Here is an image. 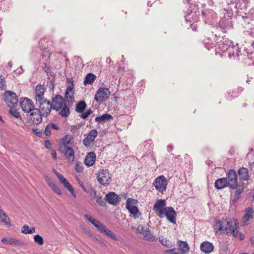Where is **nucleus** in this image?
<instances>
[{"label": "nucleus", "instance_id": "a18cd8bd", "mask_svg": "<svg viewBox=\"0 0 254 254\" xmlns=\"http://www.w3.org/2000/svg\"><path fill=\"white\" fill-rule=\"evenodd\" d=\"M243 189H238L236 190V197L238 198L240 194L243 192Z\"/></svg>", "mask_w": 254, "mask_h": 254}, {"label": "nucleus", "instance_id": "9d476101", "mask_svg": "<svg viewBox=\"0 0 254 254\" xmlns=\"http://www.w3.org/2000/svg\"><path fill=\"white\" fill-rule=\"evenodd\" d=\"M138 201L137 199L128 198L126 202V208L129 212L134 217H138L141 215L139 209L137 207Z\"/></svg>", "mask_w": 254, "mask_h": 254}, {"label": "nucleus", "instance_id": "4be33fe9", "mask_svg": "<svg viewBox=\"0 0 254 254\" xmlns=\"http://www.w3.org/2000/svg\"><path fill=\"white\" fill-rule=\"evenodd\" d=\"M74 85L72 82L66 87L65 92V99L68 102L73 103L74 100Z\"/></svg>", "mask_w": 254, "mask_h": 254}, {"label": "nucleus", "instance_id": "6e6d98bb", "mask_svg": "<svg viewBox=\"0 0 254 254\" xmlns=\"http://www.w3.org/2000/svg\"><path fill=\"white\" fill-rule=\"evenodd\" d=\"M253 198H254V195H253Z\"/></svg>", "mask_w": 254, "mask_h": 254}, {"label": "nucleus", "instance_id": "b1692460", "mask_svg": "<svg viewBox=\"0 0 254 254\" xmlns=\"http://www.w3.org/2000/svg\"><path fill=\"white\" fill-rule=\"evenodd\" d=\"M224 226V218H222L214 221L213 228L216 233H219L221 232L225 233L226 227Z\"/></svg>", "mask_w": 254, "mask_h": 254}, {"label": "nucleus", "instance_id": "f3484780", "mask_svg": "<svg viewBox=\"0 0 254 254\" xmlns=\"http://www.w3.org/2000/svg\"><path fill=\"white\" fill-rule=\"evenodd\" d=\"M44 178L48 186L54 193L60 196L62 195L61 189L50 177L45 176Z\"/></svg>", "mask_w": 254, "mask_h": 254}, {"label": "nucleus", "instance_id": "5fc2aeb1", "mask_svg": "<svg viewBox=\"0 0 254 254\" xmlns=\"http://www.w3.org/2000/svg\"><path fill=\"white\" fill-rule=\"evenodd\" d=\"M242 254H248L244 253H242Z\"/></svg>", "mask_w": 254, "mask_h": 254}, {"label": "nucleus", "instance_id": "aec40b11", "mask_svg": "<svg viewBox=\"0 0 254 254\" xmlns=\"http://www.w3.org/2000/svg\"><path fill=\"white\" fill-rule=\"evenodd\" d=\"M39 107L38 109L43 116H48L52 108L51 103L49 101H45L44 102H41V103H38L36 104Z\"/></svg>", "mask_w": 254, "mask_h": 254}, {"label": "nucleus", "instance_id": "c9c22d12", "mask_svg": "<svg viewBox=\"0 0 254 254\" xmlns=\"http://www.w3.org/2000/svg\"><path fill=\"white\" fill-rule=\"evenodd\" d=\"M86 105L84 101L78 103L76 106V111L79 113H82L85 109Z\"/></svg>", "mask_w": 254, "mask_h": 254}, {"label": "nucleus", "instance_id": "4468645a", "mask_svg": "<svg viewBox=\"0 0 254 254\" xmlns=\"http://www.w3.org/2000/svg\"><path fill=\"white\" fill-rule=\"evenodd\" d=\"M227 184L230 188L236 189L237 187V178L235 171L231 169L227 174Z\"/></svg>", "mask_w": 254, "mask_h": 254}, {"label": "nucleus", "instance_id": "2eb2a0df", "mask_svg": "<svg viewBox=\"0 0 254 254\" xmlns=\"http://www.w3.org/2000/svg\"><path fill=\"white\" fill-rule=\"evenodd\" d=\"M4 244L14 245L21 247H27V244L23 241L14 237H4L1 240Z\"/></svg>", "mask_w": 254, "mask_h": 254}, {"label": "nucleus", "instance_id": "f03ea898", "mask_svg": "<svg viewBox=\"0 0 254 254\" xmlns=\"http://www.w3.org/2000/svg\"><path fill=\"white\" fill-rule=\"evenodd\" d=\"M225 233L232 234L235 238L239 240L244 239V235L238 230V220L235 218H224Z\"/></svg>", "mask_w": 254, "mask_h": 254}, {"label": "nucleus", "instance_id": "1a4fd4ad", "mask_svg": "<svg viewBox=\"0 0 254 254\" xmlns=\"http://www.w3.org/2000/svg\"><path fill=\"white\" fill-rule=\"evenodd\" d=\"M111 94L109 88L107 87H100L97 91L95 95V100L98 103L101 104L107 100Z\"/></svg>", "mask_w": 254, "mask_h": 254}, {"label": "nucleus", "instance_id": "ddd939ff", "mask_svg": "<svg viewBox=\"0 0 254 254\" xmlns=\"http://www.w3.org/2000/svg\"><path fill=\"white\" fill-rule=\"evenodd\" d=\"M45 92V89L43 85L41 84H38L36 85L35 90L34 97V100L36 102V104L47 101L44 98Z\"/></svg>", "mask_w": 254, "mask_h": 254}, {"label": "nucleus", "instance_id": "423d86ee", "mask_svg": "<svg viewBox=\"0 0 254 254\" xmlns=\"http://www.w3.org/2000/svg\"><path fill=\"white\" fill-rule=\"evenodd\" d=\"M97 180L103 186L109 185L112 180V175L108 170L100 169L96 174Z\"/></svg>", "mask_w": 254, "mask_h": 254}, {"label": "nucleus", "instance_id": "cd10ccee", "mask_svg": "<svg viewBox=\"0 0 254 254\" xmlns=\"http://www.w3.org/2000/svg\"><path fill=\"white\" fill-rule=\"evenodd\" d=\"M238 175L242 180L247 181L249 179L248 170L246 168H240L238 170Z\"/></svg>", "mask_w": 254, "mask_h": 254}, {"label": "nucleus", "instance_id": "20e7f679", "mask_svg": "<svg viewBox=\"0 0 254 254\" xmlns=\"http://www.w3.org/2000/svg\"><path fill=\"white\" fill-rule=\"evenodd\" d=\"M84 217L88 222H90L95 227H96L98 231L103 233L107 237L114 241L118 240V238L116 235L114 234L111 230L107 228L94 217L89 214H85Z\"/></svg>", "mask_w": 254, "mask_h": 254}, {"label": "nucleus", "instance_id": "a878e982", "mask_svg": "<svg viewBox=\"0 0 254 254\" xmlns=\"http://www.w3.org/2000/svg\"><path fill=\"white\" fill-rule=\"evenodd\" d=\"M107 201L110 204L116 205L119 202V197L114 192H110L106 195Z\"/></svg>", "mask_w": 254, "mask_h": 254}, {"label": "nucleus", "instance_id": "a19ab883", "mask_svg": "<svg viewBox=\"0 0 254 254\" xmlns=\"http://www.w3.org/2000/svg\"><path fill=\"white\" fill-rule=\"evenodd\" d=\"M51 128L49 125V124H48L47 127H46L45 129V134L47 136L48 135H50V134H51Z\"/></svg>", "mask_w": 254, "mask_h": 254}, {"label": "nucleus", "instance_id": "5701e85b", "mask_svg": "<svg viewBox=\"0 0 254 254\" xmlns=\"http://www.w3.org/2000/svg\"><path fill=\"white\" fill-rule=\"evenodd\" d=\"M200 251L205 254H209L213 252L214 245L209 241H205L202 242L200 245Z\"/></svg>", "mask_w": 254, "mask_h": 254}, {"label": "nucleus", "instance_id": "864d4df0", "mask_svg": "<svg viewBox=\"0 0 254 254\" xmlns=\"http://www.w3.org/2000/svg\"><path fill=\"white\" fill-rule=\"evenodd\" d=\"M0 121H2V118L0 116Z\"/></svg>", "mask_w": 254, "mask_h": 254}, {"label": "nucleus", "instance_id": "3c124183", "mask_svg": "<svg viewBox=\"0 0 254 254\" xmlns=\"http://www.w3.org/2000/svg\"><path fill=\"white\" fill-rule=\"evenodd\" d=\"M49 125H50V126L51 128H54V129H56V130H58L59 128V127H58V126L56 124H49Z\"/></svg>", "mask_w": 254, "mask_h": 254}, {"label": "nucleus", "instance_id": "473e14b6", "mask_svg": "<svg viewBox=\"0 0 254 254\" xmlns=\"http://www.w3.org/2000/svg\"><path fill=\"white\" fill-rule=\"evenodd\" d=\"M36 231L35 228L34 227H29L27 225H24L21 228V232L24 234H32Z\"/></svg>", "mask_w": 254, "mask_h": 254}, {"label": "nucleus", "instance_id": "37998d69", "mask_svg": "<svg viewBox=\"0 0 254 254\" xmlns=\"http://www.w3.org/2000/svg\"><path fill=\"white\" fill-rule=\"evenodd\" d=\"M33 131L35 134H36L38 136H40L42 134L41 131L39 130V129L38 128L33 129Z\"/></svg>", "mask_w": 254, "mask_h": 254}, {"label": "nucleus", "instance_id": "2f4dec72", "mask_svg": "<svg viewBox=\"0 0 254 254\" xmlns=\"http://www.w3.org/2000/svg\"><path fill=\"white\" fill-rule=\"evenodd\" d=\"M112 116L109 114H105L103 115L98 116L95 118V121L98 123H101L107 120L112 119Z\"/></svg>", "mask_w": 254, "mask_h": 254}, {"label": "nucleus", "instance_id": "f704fd0d", "mask_svg": "<svg viewBox=\"0 0 254 254\" xmlns=\"http://www.w3.org/2000/svg\"><path fill=\"white\" fill-rule=\"evenodd\" d=\"M159 241L160 243L166 248H171L173 246L171 241L167 238H164L163 237L160 238Z\"/></svg>", "mask_w": 254, "mask_h": 254}, {"label": "nucleus", "instance_id": "7ed1b4c3", "mask_svg": "<svg viewBox=\"0 0 254 254\" xmlns=\"http://www.w3.org/2000/svg\"><path fill=\"white\" fill-rule=\"evenodd\" d=\"M53 110L57 111L63 117H67L69 114V109L66 105L62 96L57 95L52 100L51 104Z\"/></svg>", "mask_w": 254, "mask_h": 254}, {"label": "nucleus", "instance_id": "393cba45", "mask_svg": "<svg viewBox=\"0 0 254 254\" xmlns=\"http://www.w3.org/2000/svg\"><path fill=\"white\" fill-rule=\"evenodd\" d=\"M96 156L94 152H90L88 153L84 159V164L87 167L93 166L96 160Z\"/></svg>", "mask_w": 254, "mask_h": 254}, {"label": "nucleus", "instance_id": "0eeeda50", "mask_svg": "<svg viewBox=\"0 0 254 254\" xmlns=\"http://www.w3.org/2000/svg\"><path fill=\"white\" fill-rule=\"evenodd\" d=\"M42 120V114L37 108H35L27 115V122L30 125H38Z\"/></svg>", "mask_w": 254, "mask_h": 254}, {"label": "nucleus", "instance_id": "49530a36", "mask_svg": "<svg viewBox=\"0 0 254 254\" xmlns=\"http://www.w3.org/2000/svg\"><path fill=\"white\" fill-rule=\"evenodd\" d=\"M78 183L80 187L84 191H87V189L84 187L83 183L79 180H77Z\"/></svg>", "mask_w": 254, "mask_h": 254}, {"label": "nucleus", "instance_id": "ea45409f", "mask_svg": "<svg viewBox=\"0 0 254 254\" xmlns=\"http://www.w3.org/2000/svg\"><path fill=\"white\" fill-rule=\"evenodd\" d=\"M145 230V229L142 225H139L136 229V232L138 233L142 234Z\"/></svg>", "mask_w": 254, "mask_h": 254}, {"label": "nucleus", "instance_id": "9b49d317", "mask_svg": "<svg viewBox=\"0 0 254 254\" xmlns=\"http://www.w3.org/2000/svg\"><path fill=\"white\" fill-rule=\"evenodd\" d=\"M167 207L166 200L164 199H159L156 200L153 206V210L157 216L162 218V216L164 214V212Z\"/></svg>", "mask_w": 254, "mask_h": 254}, {"label": "nucleus", "instance_id": "58836bf2", "mask_svg": "<svg viewBox=\"0 0 254 254\" xmlns=\"http://www.w3.org/2000/svg\"><path fill=\"white\" fill-rule=\"evenodd\" d=\"M86 192L88 193L90 196L94 198L96 196V192L93 188H90L88 190H87Z\"/></svg>", "mask_w": 254, "mask_h": 254}, {"label": "nucleus", "instance_id": "6e6552de", "mask_svg": "<svg viewBox=\"0 0 254 254\" xmlns=\"http://www.w3.org/2000/svg\"><path fill=\"white\" fill-rule=\"evenodd\" d=\"M54 172L59 181V182L64 187V188L68 190L73 198H76V194L68 181L63 175L57 171H54Z\"/></svg>", "mask_w": 254, "mask_h": 254}, {"label": "nucleus", "instance_id": "c756f323", "mask_svg": "<svg viewBox=\"0 0 254 254\" xmlns=\"http://www.w3.org/2000/svg\"><path fill=\"white\" fill-rule=\"evenodd\" d=\"M142 234L146 240L153 241L155 239V237L151 233L148 229H145Z\"/></svg>", "mask_w": 254, "mask_h": 254}, {"label": "nucleus", "instance_id": "dca6fc26", "mask_svg": "<svg viewBox=\"0 0 254 254\" xmlns=\"http://www.w3.org/2000/svg\"><path fill=\"white\" fill-rule=\"evenodd\" d=\"M5 100L9 106H13L18 102V97L16 94L9 90L6 91L4 93Z\"/></svg>", "mask_w": 254, "mask_h": 254}, {"label": "nucleus", "instance_id": "f8f14e48", "mask_svg": "<svg viewBox=\"0 0 254 254\" xmlns=\"http://www.w3.org/2000/svg\"><path fill=\"white\" fill-rule=\"evenodd\" d=\"M168 180L163 175L157 177L154 180L153 185L155 189L159 192H164L167 189Z\"/></svg>", "mask_w": 254, "mask_h": 254}, {"label": "nucleus", "instance_id": "39448f33", "mask_svg": "<svg viewBox=\"0 0 254 254\" xmlns=\"http://www.w3.org/2000/svg\"><path fill=\"white\" fill-rule=\"evenodd\" d=\"M177 248L167 250L165 254H187L190 252V246L187 241L178 240L177 242Z\"/></svg>", "mask_w": 254, "mask_h": 254}, {"label": "nucleus", "instance_id": "09e8293b", "mask_svg": "<svg viewBox=\"0 0 254 254\" xmlns=\"http://www.w3.org/2000/svg\"><path fill=\"white\" fill-rule=\"evenodd\" d=\"M45 147L47 148H49H49H51V144L50 141L49 140L45 141Z\"/></svg>", "mask_w": 254, "mask_h": 254}, {"label": "nucleus", "instance_id": "7c9ffc66", "mask_svg": "<svg viewBox=\"0 0 254 254\" xmlns=\"http://www.w3.org/2000/svg\"><path fill=\"white\" fill-rule=\"evenodd\" d=\"M6 75L4 73H0V90H3L6 89L5 81Z\"/></svg>", "mask_w": 254, "mask_h": 254}, {"label": "nucleus", "instance_id": "8fccbe9b", "mask_svg": "<svg viewBox=\"0 0 254 254\" xmlns=\"http://www.w3.org/2000/svg\"><path fill=\"white\" fill-rule=\"evenodd\" d=\"M11 114H12V115L14 117H16V118H20V113H19V112H16V111H14V112H11Z\"/></svg>", "mask_w": 254, "mask_h": 254}, {"label": "nucleus", "instance_id": "6ab92c4d", "mask_svg": "<svg viewBox=\"0 0 254 254\" xmlns=\"http://www.w3.org/2000/svg\"><path fill=\"white\" fill-rule=\"evenodd\" d=\"M166 209L164 212V214L162 218L166 217L170 222L176 224V212L172 207H168Z\"/></svg>", "mask_w": 254, "mask_h": 254}, {"label": "nucleus", "instance_id": "f257e3e1", "mask_svg": "<svg viewBox=\"0 0 254 254\" xmlns=\"http://www.w3.org/2000/svg\"><path fill=\"white\" fill-rule=\"evenodd\" d=\"M72 137L66 135L60 140L59 150L69 163H72L75 159V153L71 147Z\"/></svg>", "mask_w": 254, "mask_h": 254}, {"label": "nucleus", "instance_id": "4c0bfd02", "mask_svg": "<svg viewBox=\"0 0 254 254\" xmlns=\"http://www.w3.org/2000/svg\"><path fill=\"white\" fill-rule=\"evenodd\" d=\"M75 170L78 173H81L83 170V166L81 162H76L75 165Z\"/></svg>", "mask_w": 254, "mask_h": 254}, {"label": "nucleus", "instance_id": "412c9836", "mask_svg": "<svg viewBox=\"0 0 254 254\" xmlns=\"http://www.w3.org/2000/svg\"><path fill=\"white\" fill-rule=\"evenodd\" d=\"M97 134L98 132L96 129H92L91 130L83 140L84 145L86 147H89L94 141Z\"/></svg>", "mask_w": 254, "mask_h": 254}, {"label": "nucleus", "instance_id": "c03bdc74", "mask_svg": "<svg viewBox=\"0 0 254 254\" xmlns=\"http://www.w3.org/2000/svg\"><path fill=\"white\" fill-rule=\"evenodd\" d=\"M97 202L100 205H103L104 203V201L102 200V197L100 196L97 197Z\"/></svg>", "mask_w": 254, "mask_h": 254}, {"label": "nucleus", "instance_id": "e433bc0d", "mask_svg": "<svg viewBox=\"0 0 254 254\" xmlns=\"http://www.w3.org/2000/svg\"><path fill=\"white\" fill-rule=\"evenodd\" d=\"M33 239L34 242L40 246L43 245L44 243L43 237L39 234L35 235Z\"/></svg>", "mask_w": 254, "mask_h": 254}, {"label": "nucleus", "instance_id": "79ce46f5", "mask_svg": "<svg viewBox=\"0 0 254 254\" xmlns=\"http://www.w3.org/2000/svg\"><path fill=\"white\" fill-rule=\"evenodd\" d=\"M91 113V111L90 110H88L86 111L85 112L83 113L81 115V117L83 119H86L88 116L90 115Z\"/></svg>", "mask_w": 254, "mask_h": 254}, {"label": "nucleus", "instance_id": "bb28decb", "mask_svg": "<svg viewBox=\"0 0 254 254\" xmlns=\"http://www.w3.org/2000/svg\"><path fill=\"white\" fill-rule=\"evenodd\" d=\"M214 186L217 190H221L227 187H229L227 184V178H223L217 179L215 182Z\"/></svg>", "mask_w": 254, "mask_h": 254}, {"label": "nucleus", "instance_id": "603ef678", "mask_svg": "<svg viewBox=\"0 0 254 254\" xmlns=\"http://www.w3.org/2000/svg\"><path fill=\"white\" fill-rule=\"evenodd\" d=\"M168 150H171L172 149V146H168Z\"/></svg>", "mask_w": 254, "mask_h": 254}, {"label": "nucleus", "instance_id": "de8ad7c7", "mask_svg": "<svg viewBox=\"0 0 254 254\" xmlns=\"http://www.w3.org/2000/svg\"><path fill=\"white\" fill-rule=\"evenodd\" d=\"M51 155H52V157L55 160H57V153L55 150H52Z\"/></svg>", "mask_w": 254, "mask_h": 254}, {"label": "nucleus", "instance_id": "c85d7f7f", "mask_svg": "<svg viewBox=\"0 0 254 254\" xmlns=\"http://www.w3.org/2000/svg\"><path fill=\"white\" fill-rule=\"evenodd\" d=\"M254 210L252 207H249L245 210V214L243 217L244 222H247L250 219L253 217Z\"/></svg>", "mask_w": 254, "mask_h": 254}, {"label": "nucleus", "instance_id": "4d7b16f0", "mask_svg": "<svg viewBox=\"0 0 254 254\" xmlns=\"http://www.w3.org/2000/svg\"><path fill=\"white\" fill-rule=\"evenodd\" d=\"M252 254H254V253H253Z\"/></svg>", "mask_w": 254, "mask_h": 254}, {"label": "nucleus", "instance_id": "72a5a7b5", "mask_svg": "<svg viewBox=\"0 0 254 254\" xmlns=\"http://www.w3.org/2000/svg\"><path fill=\"white\" fill-rule=\"evenodd\" d=\"M96 78V76L92 73H88L85 77L84 83L85 84H92Z\"/></svg>", "mask_w": 254, "mask_h": 254}, {"label": "nucleus", "instance_id": "a211bd4d", "mask_svg": "<svg viewBox=\"0 0 254 254\" xmlns=\"http://www.w3.org/2000/svg\"><path fill=\"white\" fill-rule=\"evenodd\" d=\"M20 107L23 112L28 113L35 108L32 101L28 98H24L21 100Z\"/></svg>", "mask_w": 254, "mask_h": 254}]
</instances>
